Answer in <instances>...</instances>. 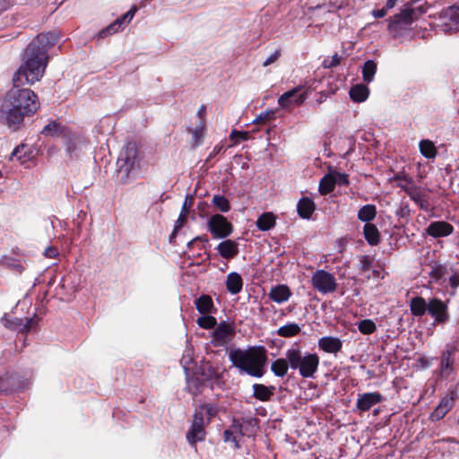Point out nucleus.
I'll list each match as a JSON object with an SVG mask.
<instances>
[{
  "instance_id": "obj_57",
  "label": "nucleus",
  "mask_w": 459,
  "mask_h": 459,
  "mask_svg": "<svg viewBox=\"0 0 459 459\" xmlns=\"http://www.w3.org/2000/svg\"><path fill=\"white\" fill-rule=\"evenodd\" d=\"M58 255V250L55 247H48L44 251V255L48 258H55Z\"/></svg>"
},
{
  "instance_id": "obj_44",
  "label": "nucleus",
  "mask_w": 459,
  "mask_h": 459,
  "mask_svg": "<svg viewBox=\"0 0 459 459\" xmlns=\"http://www.w3.org/2000/svg\"><path fill=\"white\" fill-rule=\"evenodd\" d=\"M372 264L373 259L369 255H364L359 256L358 268L361 272L368 271L372 267Z\"/></svg>"
},
{
  "instance_id": "obj_47",
  "label": "nucleus",
  "mask_w": 459,
  "mask_h": 459,
  "mask_svg": "<svg viewBox=\"0 0 459 459\" xmlns=\"http://www.w3.org/2000/svg\"><path fill=\"white\" fill-rule=\"evenodd\" d=\"M332 176L334 179V186L336 184L339 186H348L350 183L348 175L345 173L334 172Z\"/></svg>"
},
{
  "instance_id": "obj_28",
  "label": "nucleus",
  "mask_w": 459,
  "mask_h": 459,
  "mask_svg": "<svg viewBox=\"0 0 459 459\" xmlns=\"http://www.w3.org/2000/svg\"><path fill=\"white\" fill-rule=\"evenodd\" d=\"M253 396L262 402H267L273 395L275 387L273 385L266 386L263 384H254L253 386Z\"/></svg>"
},
{
  "instance_id": "obj_23",
  "label": "nucleus",
  "mask_w": 459,
  "mask_h": 459,
  "mask_svg": "<svg viewBox=\"0 0 459 459\" xmlns=\"http://www.w3.org/2000/svg\"><path fill=\"white\" fill-rule=\"evenodd\" d=\"M220 255L225 259H231L238 254V244L231 239L221 242L216 247Z\"/></svg>"
},
{
  "instance_id": "obj_20",
  "label": "nucleus",
  "mask_w": 459,
  "mask_h": 459,
  "mask_svg": "<svg viewBox=\"0 0 459 459\" xmlns=\"http://www.w3.org/2000/svg\"><path fill=\"white\" fill-rule=\"evenodd\" d=\"M406 195L420 206L421 210L428 211L429 204L424 192L416 186H402Z\"/></svg>"
},
{
  "instance_id": "obj_25",
  "label": "nucleus",
  "mask_w": 459,
  "mask_h": 459,
  "mask_svg": "<svg viewBox=\"0 0 459 459\" xmlns=\"http://www.w3.org/2000/svg\"><path fill=\"white\" fill-rule=\"evenodd\" d=\"M19 387L18 377L13 373H5L0 377V394H7Z\"/></svg>"
},
{
  "instance_id": "obj_27",
  "label": "nucleus",
  "mask_w": 459,
  "mask_h": 459,
  "mask_svg": "<svg viewBox=\"0 0 459 459\" xmlns=\"http://www.w3.org/2000/svg\"><path fill=\"white\" fill-rule=\"evenodd\" d=\"M195 307L200 314H212L216 311L211 296L203 294L195 301Z\"/></svg>"
},
{
  "instance_id": "obj_32",
  "label": "nucleus",
  "mask_w": 459,
  "mask_h": 459,
  "mask_svg": "<svg viewBox=\"0 0 459 459\" xmlns=\"http://www.w3.org/2000/svg\"><path fill=\"white\" fill-rule=\"evenodd\" d=\"M276 223V217L272 212L262 213L257 221L256 227L262 231H267L273 229Z\"/></svg>"
},
{
  "instance_id": "obj_60",
  "label": "nucleus",
  "mask_w": 459,
  "mask_h": 459,
  "mask_svg": "<svg viewBox=\"0 0 459 459\" xmlns=\"http://www.w3.org/2000/svg\"><path fill=\"white\" fill-rule=\"evenodd\" d=\"M387 10H385V7L381 8V9H375L372 11V15L375 17V18H383L386 15L387 13Z\"/></svg>"
},
{
  "instance_id": "obj_61",
  "label": "nucleus",
  "mask_w": 459,
  "mask_h": 459,
  "mask_svg": "<svg viewBox=\"0 0 459 459\" xmlns=\"http://www.w3.org/2000/svg\"><path fill=\"white\" fill-rule=\"evenodd\" d=\"M449 284L453 289H456L459 286V274H453L449 278Z\"/></svg>"
},
{
  "instance_id": "obj_26",
  "label": "nucleus",
  "mask_w": 459,
  "mask_h": 459,
  "mask_svg": "<svg viewBox=\"0 0 459 459\" xmlns=\"http://www.w3.org/2000/svg\"><path fill=\"white\" fill-rule=\"evenodd\" d=\"M316 210L314 201L309 197H302L297 204V212L300 218L309 219Z\"/></svg>"
},
{
  "instance_id": "obj_51",
  "label": "nucleus",
  "mask_w": 459,
  "mask_h": 459,
  "mask_svg": "<svg viewBox=\"0 0 459 459\" xmlns=\"http://www.w3.org/2000/svg\"><path fill=\"white\" fill-rule=\"evenodd\" d=\"M281 53L280 49H276L273 53H272L263 63V66H268L273 63H275L281 56Z\"/></svg>"
},
{
  "instance_id": "obj_5",
  "label": "nucleus",
  "mask_w": 459,
  "mask_h": 459,
  "mask_svg": "<svg viewBox=\"0 0 459 459\" xmlns=\"http://www.w3.org/2000/svg\"><path fill=\"white\" fill-rule=\"evenodd\" d=\"M422 12L411 4H406L400 10V13L391 17L388 22L387 30L393 38L403 36L411 30V24L419 19Z\"/></svg>"
},
{
  "instance_id": "obj_39",
  "label": "nucleus",
  "mask_w": 459,
  "mask_h": 459,
  "mask_svg": "<svg viewBox=\"0 0 459 459\" xmlns=\"http://www.w3.org/2000/svg\"><path fill=\"white\" fill-rule=\"evenodd\" d=\"M334 179L332 174L324 176L319 183V192L321 195H327L334 189Z\"/></svg>"
},
{
  "instance_id": "obj_12",
  "label": "nucleus",
  "mask_w": 459,
  "mask_h": 459,
  "mask_svg": "<svg viewBox=\"0 0 459 459\" xmlns=\"http://www.w3.org/2000/svg\"><path fill=\"white\" fill-rule=\"evenodd\" d=\"M428 314L433 318L434 324L442 325L449 318V312L446 302L437 298L429 299Z\"/></svg>"
},
{
  "instance_id": "obj_4",
  "label": "nucleus",
  "mask_w": 459,
  "mask_h": 459,
  "mask_svg": "<svg viewBox=\"0 0 459 459\" xmlns=\"http://www.w3.org/2000/svg\"><path fill=\"white\" fill-rule=\"evenodd\" d=\"M285 356L290 368L298 370L303 378H315L318 370L320 358L316 353L302 352L299 348H290Z\"/></svg>"
},
{
  "instance_id": "obj_16",
  "label": "nucleus",
  "mask_w": 459,
  "mask_h": 459,
  "mask_svg": "<svg viewBox=\"0 0 459 459\" xmlns=\"http://www.w3.org/2000/svg\"><path fill=\"white\" fill-rule=\"evenodd\" d=\"M58 39L59 36L57 33L46 32L37 35L30 44H34L39 55L48 56V50L53 47Z\"/></svg>"
},
{
  "instance_id": "obj_45",
  "label": "nucleus",
  "mask_w": 459,
  "mask_h": 459,
  "mask_svg": "<svg viewBox=\"0 0 459 459\" xmlns=\"http://www.w3.org/2000/svg\"><path fill=\"white\" fill-rule=\"evenodd\" d=\"M202 410L205 411L206 414L208 415V419L206 421V424H209L211 421V419L215 417L218 413V407L215 404L212 403H205L201 405L200 407Z\"/></svg>"
},
{
  "instance_id": "obj_34",
  "label": "nucleus",
  "mask_w": 459,
  "mask_h": 459,
  "mask_svg": "<svg viewBox=\"0 0 459 459\" xmlns=\"http://www.w3.org/2000/svg\"><path fill=\"white\" fill-rule=\"evenodd\" d=\"M376 216L377 207L374 204L363 205L358 212V219L366 223H370Z\"/></svg>"
},
{
  "instance_id": "obj_30",
  "label": "nucleus",
  "mask_w": 459,
  "mask_h": 459,
  "mask_svg": "<svg viewBox=\"0 0 459 459\" xmlns=\"http://www.w3.org/2000/svg\"><path fill=\"white\" fill-rule=\"evenodd\" d=\"M363 235L370 246H377L380 242V232L375 224L366 223L363 227Z\"/></svg>"
},
{
  "instance_id": "obj_37",
  "label": "nucleus",
  "mask_w": 459,
  "mask_h": 459,
  "mask_svg": "<svg viewBox=\"0 0 459 459\" xmlns=\"http://www.w3.org/2000/svg\"><path fill=\"white\" fill-rule=\"evenodd\" d=\"M203 386L202 380L195 375L189 376L186 374V388L194 396L200 394Z\"/></svg>"
},
{
  "instance_id": "obj_64",
  "label": "nucleus",
  "mask_w": 459,
  "mask_h": 459,
  "mask_svg": "<svg viewBox=\"0 0 459 459\" xmlns=\"http://www.w3.org/2000/svg\"><path fill=\"white\" fill-rule=\"evenodd\" d=\"M397 1L398 0H387L384 7L385 10L389 11L396 5Z\"/></svg>"
},
{
  "instance_id": "obj_7",
  "label": "nucleus",
  "mask_w": 459,
  "mask_h": 459,
  "mask_svg": "<svg viewBox=\"0 0 459 459\" xmlns=\"http://www.w3.org/2000/svg\"><path fill=\"white\" fill-rule=\"evenodd\" d=\"M311 284L322 294L333 293L338 287L334 275L323 269L316 270L313 273L311 277Z\"/></svg>"
},
{
  "instance_id": "obj_10",
  "label": "nucleus",
  "mask_w": 459,
  "mask_h": 459,
  "mask_svg": "<svg viewBox=\"0 0 459 459\" xmlns=\"http://www.w3.org/2000/svg\"><path fill=\"white\" fill-rule=\"evenodd\" d=\"M204 414L202 411H195L190 429L186 433V440L191 446H195L197 442L205 438L206 431Z\"/></svg>"
},
{
  "instance_id": "obj_14",
  "label": "nucleus",
  "mask_w": 459,
  "mask_h": 459,
  "mask_svg": "<svg viewBox=\"0 0 459 459\" xmlns=\"http://www.w3.org/2000/svg\"><path fill=\"white\" fill-rule=\"evenodd\" d=\"M457 396L456 391L452 390L446 395H445L435 408V410L431 412L429 419L432 421H437L443 419L447 412L451 411L454 406L455 400Z\"/></svg>"
},
{
  "instance_id": "obj_38",
  "label": "nucleus",
  "mask_w": 459,
  "mask_h": 459,
  "mask_svg": "<svg viewBox=\"0 0 459 459\" xmlns=\"http://www.w3.org/2000/svg\"><path fill=\"white\" fill-rule=\"evenodd\" d=\"M377 72V64L373 60L365 62L362 67V77L364 82L369 83L373 81Z\"/></svg>"
},
{
  "instance_id": "obj_31",
  "label": "nucleus",
  "mask_w": 459,
  "mask_h": 459,
  "mask_svg": "<svg viewBox=\"0 0 459 459\" xmlns=\"http://www.w3.org/2000/svg\"><path fill=\"white\" fill-rule=\"evenodd\" d=\"M369 94L368 88L364 84H356L352 86L349 91L350 98L354 102H364Z\"/></svg>"
},
{
  "instance_id": "obj_18",
  "label": "nucleus",
  "mask_w": 459,
  "mask_h": 459,
  "mask_svg": "<svg viewBox=\"0 0 459 459\" xmlns=\"http://www.w3.org/2000/svg\"><path fill=\"white\" fill-rule=\"evenodd\" d=\"M426 233L434 238H443L451 235L454 231V227L452 224L444 221H432L425 230Z\"/></svg>"
},
{
  "instance_id": "obj_43",
  "label": "nucleus",
  "mask_w": 459,
  "mask_h": 459,
  "mask_svg": "<svg viewBox=\"0 0 459 459\" xmlns=\"http://www.w3.org/2000/svg\"><path fill=\"white\" fill-rule=\"evenodd\" d=\"M358 329L363 334H370L377 330V326L371 319H363L358 323Z\"/></svg>"
},
{
  "instance_id": "obj_1",
  "label": "nucleus",
  "mask_w": 459,
  "mask_h": 459,
  "mask_svg": "<svg viewBox=\"0 0 459 459\" xmlns=\"http://www.w3.org/2000/svg\"><path fill=\"white\" fill-rule=\"evenodd\" d=\"M24 83L13 82L0 102V124L13 131L20 129L26 116H31L39 108L38 96L33 91L22 88Z\"/></svg>"
},
{
  "instance_id": "obj_8",
  "label": "nucleus",
  "mask_w": 459,
  "mask_h": 459,
  "mask_svg": "<svg viewBox=\"0 0 459 459\" xmlns=\"http://www.w3.org/2000/svg\"><path fill=\"white\" fill-rule=\"evenodd\" d=\"M207 228L213 238H225L233 231L231 222H230L226 217L219 213L210 217L207 221Z\"/></svg>"
},
{
  "instance_id": "obj_58",
  "label": "nucleus",
  "mask_w": 459,
  "mask_h": 459,
  "mask_svg": "<svg viewBox=\"0 0 459 459\" xmlns=\"http://www.w3.org/2000/svg\"><path fill=\"white\" fill-rule=\"evenodd\" d=\"M135 12H136V7L134 6L123 15V19L126 20V23L131 22V20L134 18V16L135 14Z\"/></svg>"
},
{
  "instance_id": "obj_9",
  "label": "nucleus",
  "mask_w": 459,
  "mask_h": 459,
  "mask_svg": "<svg viewBox=\"0 0 459 459\" xmlns=\"http://www.w3.org/2000/svg\"><path fill=\"white\" fill-rule=\"evenodd\" d=\"M439 22V26L445 32L459 30V0L440 13Z\"/></svg>"
},
{
  "instance_id": "obj_63",
  "label": "nucleus",
  "mask_w": 459,
  "mask_h": 459,
  "mask_svg": "<svg viewBox=\"0 0 459 459\" xmlns=\"http://www.w3.org/2000/svg\"><path fill=\"white\" fill-rule=\"evenodd\" d=\"M327 99V94L324 91L319 92L318 97L316 100V103L320 105L324 103Z\"/></svg>"
},
{
  "instance_id": "obj_6",
  "label": "nucleus",
  "mask_w": 459,
  "mask_h": 459,
  "mask_svg": "<svg viewBox=\"0 0 459 459\" xmlns=\"http://www.w3.org/2000/svg\"><path fill=\"white\" fill-rule=\"evenodd\" d=\"M137 148L134 143H128L120 152L117 159L118 173L121 175V179L124 183H126V179L129 177L130 172L134 169L137 162Z\"/></svg>"
},
{
  "instance_id": "obj_46",
  "label": "nucleus",
  "mask_w": 459,
  "mask_h": 459,
  "mask_svg": "<svg viewBox=\"0 0 459 459\" xmlns=\"http://www.w3.org/2000/svg\"><path fill=\"white\" fill-rule=\"evenodd\" d=\"M26 145L21 144L17 146L13 152L11 153V160H13L14 157L17 158L18 160H20L22 163L26 162L29 158L25 156V153L22 154L23 150L25 149Z\"/></svg>"
},
{
  "instance_id": "obj_53",
  "label": "nucleus",
  "mask_w": 459,
  "mask_h": 459,
  "mask_svg": "<svg viewBox=\"0 0 459 459\" xmlns=\"http://www.w3.org/2000/svg\"><path fill=\"white\" fill-rule=\"evenodd\" d=\"M230 138L231 139L238 138L236 140V143H238L239 141H247L248 139V133L247 132H238L236 130H233L230 133Z\"/></svg>"
},
{
  "instance_id": "obj_36",
  "label": "nucleus",
  "mask_w": 459,
  "mask_h": 459,
  "mask_svg": "<svg viewBox=\"0 0 459 459\" xmlns=\"http://www.w3.org/2000/svg\"><path fill=\"white\" fill-rule=\"evenodd\" d=\"M301 331L300 326L296 323H289L285 325L281 326L276 333L284 338H290L298 335Z\"/></svg>"
},
{
  "instance_id": "obj_2",
  "label": "nucleus",
  "mask_w": 459,
  "mask_h": 459,
  "mask_svg": "<svg viewBox=\"0 0 459 459\" xmlns=\"http://www.w3.org/2000/svg\"><path fill=\"white\" fill-rule=\"evenodd\" d=\"M266 351L263 346L253 347L248 350L239 348L232 349L229 352V359L234 367L247 375L261 377L264 374V367L266 362Z\"/></svg>"
},
{
  "instance_id": "obj_33",
  "label": "nucleus",
  "mask_w": 459,
  "mask_h": 459,
  "mask_svg": "<svg viewBox=\"0 0 459 459\" xmlns=\"http://www.w3.org/2000/svg\"><path fill=\"white\" fill-rule=\"evenodd\" d=\"M289 367L290 362L288 361L287 357L285 359L281 358L272 362L271 371L275 377H283L288 373Z\"/></svg>"
},
{
  "instance_id": "obj_35",
  "label": "nucleus",
  "mask_w": 459,
  "mask_h": 459,
  "mask_svg": "<svg viewBox=\"0 0 459 459\" xmlns=\"http://www.w3.org/2000/svg\"><path fill=\"white\" fill-rule=\"evenodd\" d=\"M419 148L420 154L427 159H434L437 154V148L434 143L430 140H421L419 143Z\"/></svg>"
},
{
  "instance_id": "obj_3",
  "label": "nucleus",
  "mask_w": 459,
  "mask_h": 459,
  "mask_svg": "<svg viewBox=\"0 0 459 459\" xmlns=\"http://www.w3.org/2000/svg\"><path fill=\"white\" fill-rule=\"evenodd\" d=\"M23 60V64L13 77V82L32 84L39 81L45 73L48 56L39 55L34 44H29Z\"/></svg>"
},
{
  "instance_id": "obj_59",
  "label": "nucleus",
  "mask_w": 459,
  "mask_h": 459,
  "mask_svg": "<svg viewBox=\"0 0 459 459\" xmlns=\"http://www.w3.org/2000/svg\"><path fill=\"white\" fill-rule=\"evenodd\" d=\"M197 241H202L204 243H206V242H208V238L206 236H198L187 243V247L191 248Z\"/></svg>"
},
{
  "instance_id": "obj_29",
  "label": "nucleus",
  "mask_w": 459,
  "mask_h": 459,
  "mask_svg": "<svg viewBox=\"0 0 459 459\" xmlns=\"http://www.w3.org/2000/svg\"><path fill=\"white\" fill-rule=\"evenodd\" d=\"M226 287L230 293L236 295L242 290L243 280L238 273H230L227 276Z\"/></svg>"
},
{
  "instance_id": "obj_48",
  "label": "nucleus",
  "mask_w": 459,
  "mask_h": 459,
  "mask_svg": "<svg viewBox=\"0 0 459 459\" xmlns=\"http://www.w3.org/2000/svg\"><path fill=\"white\" fill-rule=\"evenodd\" d=\"M342 57L338 54H334L331 59H325L323 61V67L324 68H333L340 65Z\"/></svg>"
},
{
  "instance_id": "obj_50",
  "label": "nucleus",
  "mask_w": 459,
  "mask_h": 459,
  "mask_svg": "<svg viewBox=\"0 0 459 459\" xmlns=\"http://www.w3.org/2000/svg\"><path fill=\"white\" fill-rule=\"evenodd\" d=\"M120 30V27L114 22L111 24H109L106 29L100 31V37L104 38L106 35L114 34L119 31Z\"/></svg>"
},
{
  "instance_id": "obj_11",
  "label": "nucleus",
  "mask_w": 459,
  "mask_h": 459,
  "mask_svg": "<svg viewBox=\"0 0 459 459\" xmlns=\"http://www.w3.org/2000/svg\"><path fill=\"white\" fill-rule=\"evenodd\" d=\"M3 325L10 330H16L22 333H27L32 330L37 325L35 317L19 318L4 314L1 318Z\"/></svg>"
},
{
  "instance_id": "obj_21",
  "label": "nucleus",
  "mask_w": 459,
  "mask_h": 459,
  "mask_svg": "<svg viewBox=\"0 0 459 459\" xmlns=\"http://www.w3.org/2000/svg\"><path fill=\"white\" fill-rule=\"evenodd\" d=\"M318 348L327 353H337L342 348V342L338 337L324 336L318 340Z\"/></svg>"
},
{
  "instance_id": "obj_56",
  "label": "nucleus",
  "mask_w": 459,
  "mask_h": 459,
  "mask_svg": "<svg viewBox=\"0 0 459 459\" xmlns=\"http://www.w3.org/2000/svg\"><path fill=\"white\" fill-rule=\"evenodd\" d=\"M223 438H224V441L225 442H233L235 443V446L236 447H238V443L237 441V438L236 437L233 435L232 431L230 430V429H226L224 432H223Z\"/></svg>"
},
{
  "instance_id": "obj_24",
  "label": "nucleus",
  "mask_w": 459,
  "mask_h": 459,
  "mask_svg": "<svg viewBox=\"0 0 459 459\" xmlns=\"http://www.w3.org/2000/svg\"><path fill=\"white\" fill-rule=\"evenodd\" d=\"M410 311L415 317L421 318L428 312L429 300L424 298L417 296L410 300Z\"/></svg>"
},
{
  "instance_id": "obj_13",
  "label": "nucleus",
  "mask_w": 459,
  "mask_h": 459,
  "mask_svg": "<svg viewBox=\"0 0 459 459\" xmlns=\"http://www.w3.org/2000/svg\"><path fill=\"white\" fill-rule=\"evenodd\" d=\"M235 334L234 327L226 323L221 322L212 332V343L215 347L227 345Z\"/></svg>"
},
{
  "instance_id": "obj_42",
  "label": "nucleus",
  "mask_w": 459,
  "mask_h": 459,
  "mask_svg": "<svg viewBox=\"0 0 459 459\" xmlns=\"http://www.w3.org/2000/svg\"><path fill=\"white\" fill-rule=\"evenodd\" d=\"M0 263L3 265L11 268L17 273H22L24 270L22 264L19 261L15 260L14 258H12V257L4 256L1 258Z\"/></svg>"
},
{
  "instance_id": "obj_40",
  "label": "nucleus",
  "mask_w": 459,
  "mask_h": 459,
  "mask_svg": "<svg viewBox=\"0 0 459 459\" xmlns=\"http://www.w3.org/2000/svg\"><path fill=\"white\" fill-rule=\"evenodd\" d=\"M212 204L221 212H228L230 210V204L224 195H214L212 199Z\"/></svg>"
},
{
  "instance_id": "obj_62",
  "label": "nucleus",
  "mask_w": 459,
  "mask_h": 459,
  "mask_svg": "<svg viewBox=\"0 0 459 459\" xmlns=\"http://www.w3.org/2000/svg\"><path fill=\"white\" fill-rule=\"evenodd\" d=\"M222 150H223V146L222 145H216L213 148L212 152L210 153V155H209L207 160H211L212 158H213L214 156L219 154Z\"/></svg>"
},
{
  "instance_id": "obj_15",
  "label": "nucleus",
  "mask_w": 459,
  "mask_h": 459,
  "mask_svg": "<svg viewBox=\"0 0 459 459\" xmlns=\"http://www.w3.org/2000/svg\"><path fill=\"white\" fill-rule=\"evenodd\" d=\"M302 89V86H297L290 91H286L282 95L280 96L278 100V104L282 108H288L291 105L299 106L303 104V102L307 99V92L299 93Z\"/></svg>"
},
{
  "instance_id": "obj_55",
  "label": "nucleus",
  "mask_w": 459,
  "mask_h": 459,
  "mask_svg": "<svg viewBox=\"0 0 459 459\" xmlns=\"http://www.w3.org/2000/svg\"><path fill=\"white\" fill-rule=\"evenodd\" d=\"M203 130H204V126L200 125V126H196V128L192 133L193 140L195 141V145H198L200 143Z\"/></svg>"
},
{
  "instance_id": "obj_17",
  "label": "nucleus",
  "mask_w": 459,
  "mask_h": 459,
  "mask_svg": "<svg viewBox=\"0 0 459 459\" xmlns=\"http://www.w3.org/2000/svg\"><path fill=\"white\" fill-rule=\"evenodd\" d=\"M383 401V395L378 392L364 393L359 394L356 409L361 412L369 411L374 405Z\"/></svg>"
},
{
  "instance_id": "obj_54",
  "label": "nucleus",
  "mask_w": 459,
  "mask_h": 459,
  "mask_svg": "<svg viewBox=\"0 0 459 459\" xmlns=\"http://www.w3.org/2000/svg\"><path fill=\"white\" fill-rule=\"evenodd\" d=\"M57 126H58V125H57V123H56V122L52 121V122L48 123V125H46V126L43 127V129H42L41 133H42L43 134H52V133H56V130H57Z\"/></svg>"
},
{
  "instance_id": "obj_19",
  "label": "nucleus",
  "mask_w": 459,
  "mask_h": 459,
  "mask_svg": "<svg viewBox=\"0 0 459 459\" xmlns=\"http://www.w3.org/2000/svg\"><path fill=\"white\" fill-rule=\"evenodd\" d=\"M455 355L450 350L442 352L440 357V364L438 368V377L440 378H447L454 370Z\"/></svg>"
},
{
  "instance_id": "obj_52",
  "label": "nucleus",
  "mask_w": 459,
  "mask_h": 459,
  "mask_svg": "<svg viewBox=\"0 0 459 459\" xmlns=\"http://www.w3.org/2000/svg\"><path fill=\"white\" fill-rule=\"evenodd\" d=\"M193 201H194V197L190 195H187L186 197H185V200H184V203H183V205L181 207V212L182 213H185V214H187L188 215V212H189V210H190V207L192 206L193 204Z\"/></svg>"
},
{
  "instance_id": "obj_41",
  "label": "nucleus",
  "mask_w": 459,
  "mask_h": 459,
  "mask_svg": "<svg viewBox=\"0 0 459 459\" xmlns=\"http://www.w3.org/2000/svg\"><path fill=\"white\" fill-rule=\"evenodd\" d=\"M204 316L197 318V325L203 329H212L217 325V320L211 314H204Z\"/></svg>"
},
{
  "instance_id": "obj_22",
  "label": "nucleus",
  "mask_w": 459,
  "mask_h": 459,
  "mask_svg": "<svg viewBox=\"0 0 459 459\" xmlns=\"http://www.w3.org/2000/svg\"><path fill=\"white\" fill-rule=\"evenodd\" d=\"M291 296L290 289L285 284H278L271 288L268 297L273 302L281 304L289 300Z\"/></svg>"
},
{
  "instance_id": "obj_49",
  "label": "nucleus",
  "mask_w": 459,
  "mask_h": 459,
  "mask_svg": "<svg viewBox=\"0 0 459 459\" xmlns=\"http://www.w3.org/2000/svg\"><path fill=\"white\" fill-rule=\"evenodd\" d=\"M187 214L180 212L178 220L176 221L173 232L170 235V241L175 238L177 231L183 226L186 221Z\"/></svg>"
}]
</instances>
